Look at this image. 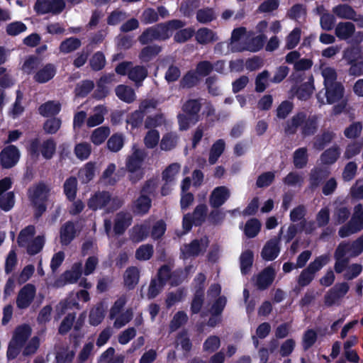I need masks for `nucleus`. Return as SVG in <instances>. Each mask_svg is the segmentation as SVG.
Returning a JSON list of instances; mask_svg holds the SVG:
<instances>
[{
    "instance_id": "60",
    "label": "nucleus",
    "mask_w": 363,
    "mask_h": 363,
    "mask_svg": "<svg viewBox=\"0 0 363 363\" xmlns=\"http://www.w3.org/2000/svg\"><path fill=\"white\" fill-rule=\"evenodd\" d=\"M318 339V334L313 329L306 330L303 335L302 347L304 351L308 350L314 345Z\"/></svg>"
},
{
    "instance_id": "53",
    "label": "nucleus",
    "mask_w": 363,
    "mask_h": 363,
    "mask_svg": "<svg viewBox=\"0 0 363 363\" xmlns=\"http://www.w3.org/2000/svg\"><path fill=\"white\" fill-rule=\"evenodd\" d=\"M44 245V237L38 235L26 245V252L29 255H35L43 250Z\"/></svg>"
},
{
    "instance_id": "6",
    "label": "nucleus",
    "mask_w": 363,
    "mask_h": 363,
    "mask_svg": "<svg viewBox=\"0 0 363 363\" xmlns=\"http://www.w3.org/2000/svg\"><path fill=\"white\" fill-rule=\"evenodd\" d=\"M324 89L325 90L324 95L326 98V101H325L321 96V91L316 95L318 101L320 103V106L325 104H333L339 102L343 98L345 87L341 82L324 86Z\"/></svg>"
},
{
    "instance_id": "13",
    "label": "nucleus",
    "mask_w": 363,
    "mask_h": 363,
    "mask_svg": "<svg viewBox=\"0 0 363 363\" xmlns=\"http://www.w3.org/2000/svg\"><path fill=\"white\" fill-rule=\"evenodd\" d=\"M56 74V66L52 63H47L34 73L33 79L38 84H45L52 80Z\"/></svg>"
},
{
    "instance_id": "35",
    "label": "nucleus",
    "mask_w": 363,
    "mask_h": 363,
    "mask_svg": "<svg viewBox=\"0 0 363 363\" xmlns=\"http://www.w3.org/2000/svg\"><path fill=\"white\" fill-rule=\"evenodd\" d=\"M77 179L74 176L68 177L63 184V191L66 198L69 201L75 200L77 192Z\"/></svg>"
},
{
    "instance_id": "23",
    "label": "nucleus",
    "mask_w": 363,
    "mask_h": 363,
    "mask_svg": "<svg viewBox=\"0 0 363 363\" xmlns=\"http://www.w3.org/2000/svg\"><path fill=\"white\" fill-rule=\"evenodd\" d=\"M76 236V229L72 221L69 220L65 223L60 230V243L62 245L67 246L74 239Z\"/></svg>"
},
{
    "instance_id": "4",
    "label": "nucleus",
    "mask_w": 363,
    "mask_h": 363,
    "mask_svg": "<svg viewBox=\"0 0 363 363\" xmlns=\"http://www.w3.org/2000/svg\"><path fill=\"white\" fill-rule=\"evenodd\" d=\"M145 157V150L139 148H135L127 157L125 167L129 173L128 179L132 184H135L143 178L145 172L142 166Z\"/></svg>"
},
{
    "instance_id": "8",
    "label": "nucleus",
    "mask_w": 363,
    "mask_h": 363,
    "mask_svg": "<svg viewBox=\"0 0 363 363\" xmlns=\"http://www.w3.org/2000/svg\"><path fill=\"white\" fill-rule=\"evenodd\" d=\"M64 0H37L34 5V10L38 14H59L65 8Z\"/></svg>"
},
{
    "instance_id": "22",
    "label": "nucleus",
    "mask_w": 363,
    "mask_h": 363,
    "mask_svg": "<svg viewBox=\"0 0 363 363\" xmlns=\"http://www.w3.org/2000/svg\"><path fill=\"white\" fill-rule=\"evenodd\" d=\"M140 280V271L137 267L131 266L126 269L123 275L124 286L129 291L133 290Z\"/></svg>"
},
{
    "instance_id": "57",
    "label": "nucleus",
    "mask_w": 363,
    "mask_h": 363,
    "mask_svg": "<svg viewBox=\"0 0 363 363\" xmlns=\"http://www.w3.org/2000/svg\"><path fill=\"white\" fill-rule=\"evenodd\" d=\"M180 165L178 163H172L162 172V180L167 183H174L176 175L179 172Z\"/></svg>"
},
{
    "instance_id": "59",
    "label": "nucleus",
    "mask_w": 363,
    "mask_h": 363,
    "mask_svg": "<svg viewBox=\"0 0 363 363\" xmlns=\"http://www.w3.org/2000/svg\"><path fill=\"white\" fill-rule=\"evenodd\" d=\"M108 149L113 152H117L121 150L124 145V138L121 134H113L107 141Z\"/></svg>"
},
{
    "instance_id": "37",
    "label": "nucleus",
    "mask_w": 363,
    "mask_h": 363,
    "mask_svg": "<svg viewBox=\"0 0 363 363\" xmlns=\"http://www.w3.org/2000/svg\"><path fill=\"white\" fill-rule=\"evenodd\" d=\"M335 137V133L331 130H324L320 135L314 138L313 147L318 150H323L330 144Z\"/></svg>"
},
{
    "instance_id": "58",
    "label": "nucleus",
    "mask_w": 363,
    "mask_h": 363,
    "mask_svg": "<svg viewBox=\"0 0 363 363\" xmlns=\"http://www.w3.org/2000/svg\"><path fill=\"white\" fill-rule=\"evenodd\" d=\"M174 35V40L178 43H184L190 40L195 35V29L193 27L179 28Z\"/></svg>"
},
{
    "instance_id": "1",
    "label": "nucleus",
    "mask_w": 363,
    "mask_h": 363,
    "mask_svg": "<svg viewBox=\"0 0 363 363\" xmlns=\"http://www.w3.org/2000/svg\"><path fill=\"white\" fill-rule=\"evenodd\" d=\"M186 22L180 19H172L157 23L146 28L139 36L142 45H147L154 40L165 41L170 38L174 30L184 28Z\"/></svg>"
},
{
    "instance_id": "44",
    "label": "nucleus",
    "mask_w": 363,
    "mask_h": 363,
    "mask_svg": "<svg viewBox=\"0 0 363 363\" xmlns=\"http://www.w3.org/2000/svg\"><path fill=\"white\" fill-rule=\"evenodd\" d=\"M82 45L81 40L75 37L66 38L61 42L59 49L64 54H68L77 50Z\"/></svg>"
},
{
    "instance_id": "36",
    "label": "nucleus",
    "mask_w": 363,
    "mask_h": 363,
    "mask_svg": "<svg viewBox=\"0 0 363 363\" xmlns=\"http://www.w3.org/2000/svg\"><path fill=\"white\" fill-rule=\"evenodd\" d=\"M318 117L315 115L309 116L306 117V121L303 122L301 133L303 137H308L313 135L318 130Z\"/></svg>"
},
{
    "instance_id": "11",
    "label": "nucleus",
    "mask_w": 363,
    "mask_h": 363,
    "mask_svg": "<svg viewBox=\"0 0 363 363\" xmlns=\"http://www.w3.org/2000/svg\"><path fill=\"white\" fill-rule=\"evenodd\" d=\"M229 189L225 186L216 187L209 196V204L213 208H218L230 198Z\"/></svg>"
},
{
    "instance_id": "29",
    "label": "nucleus",
    "mask_w": 363,
    "mask_h": 363,
    "mask_svg": "<svg viewBox=\"0 0 363 363\" xmlns=\"http://www.w3.org/2000/svg\"><path fill=\"white\" fill-rule=\"evenodd\" d=\"M338 245L345 247V253L349 254V257H356L363 252V235L352 242H342Z\"/></svg>"
},
{
    "instance_id": "14",
    "label": "nucleus",
    "mask_w": 363,
    "mask_h": 363,
    "mask_svg": "<svg viewBox=\"0 0 363 363\" xmlns=\"http://www.w3.org/2000/svg\"><path fill=\"white\" fill-rule=\"evenodd\" d=\"M203 239H194L189 244L184 245L181 250L184 257H197L201 252L206 251L208 245V238L206 239L205 245H203Z\"/></svg>"
},
{
    "instance_id": "49",
    "label": "nucleus",
    "mask_w": 363,
    "mask_h": 363,
    "mask_svg": "<svg viewBox=\"0 0 363 363\" xmlns=\"http://www.w3.org/2000/svg\"><path fill=\"white\" fill-rule=\"evenodd\" d=\"M261 229L260 221L255 218L249 219L245 225L244 233L248 238L256 237Z\"/></svg>"
},
{
    "instance_id": "30",
    "label": "nucleus",
    "mask_w": 363,
    "mask_h": 363,
    "mask_svg": "<svg viewBox=\"0 0 363 363\" xmlns=\"http://www.w3.org/2000/svg\"><path fill=\"white\" fill-rule=\"evenodd\" d=\"M306 116L307 114L305 112H298L291 120L286 122L284 127L285 133L288 135H294L297 132L298 128L302 126L306 119Z\"/></svg>"
},
{
    "instance_id": "52",
    "label": "nucleus",
    "mask_w": 363,
    "mask_h": 363,
    "mask_svg": "<svg viewBox=\"0 0 363 363\" xmlns=\"http://www.w3.org/2000/svg\"><path fill=\"white\" fill-rule=\"evenodd\" d=\"M191 266L189 265L185 267L184 269H177L174 271L172 272L171 279H170V285L172 286H177L180 285L184 280L186 279Z\"/></svg>"
},
{
    "instance_id": "21",
    "label": "nucleus",
    "mask_w": 363,
    "mask_h": 363,
    "mask_svg": "<svg viewBox=\"0 0 363 363\" xmlns=\"http://www.w3.org/2000/svg\"><path fill=\"white\" fill-rule=\"evenodd\" d=\"M330 172L321 167H315L309 174V189L314 191L329 176Z\"/></svg>"
},
{
    "instance_id": "17",
    "label": "nucleus",
    "mask_w": 363,
    "mask_h": 363,
    "mask_svg": "<svg viewBox=\"0 0 363 363\" xmlns=\"http://www.w3.org/2000/svg\"><path fill=\"white\" fill-rule=\"evenodd\" d=\"M314 90V78L311 74L306 82L302 83L296 89L294 94L299 100L307 101L311 97Z\"/></svg>"
},
{
    "instance_id": "9",
    "label": "nucleus",
    "mask_w": 363,
    "mask_h": 363,
    "mask_svg": "<svg viewBox=\"0 0 363 363\" xmlns=\"http://www.w3.org/2000/svg\"><path fill=\"white\" fill-rule=\"evenodd\" d=\"M350 286L347 282L336 284L324 296L325 306H332L348 292Z\"/></svg>"
},
{
    "instance_id": "63",
    "label": "nucleus",
    "mask_w": 363,
    "mask_h": 363,
    "mask_svg": "<svg viewBox=\"0 0 363 363\" xmlns=\"http://www.w3.org/2000/svg\"><path fill=\"white\" fill-rule=\"evenodd\" d=\"M363 147V141H354L349 143L344 152V157L346 160H350L358 155Z\"/></svg>"
},
{
    "instance_id": "12",
    "label": "nucleus",
    "mask_w": 363,
    "mask_h": 363,
    "mask_svg": "<svg viewBox=\"0 0 363 363\" xmlns=\"http://www.w3.org/2000/svg\"><path fill=\"white\" fill-rule=\"evenodd\" d=\"M111 199V194L107 191H98L89 199L87 206L89 209L95 211L106 207Z\"/></svg>"
},
{
    "instance_id": "62",
    "label": "nucleus",
    "mask_w": 363,
    "mask_h": 363,
    "mask_svg": "<svg viewBox=\"0 0 363 363\" xmlns=\"http://www.w3.org/2000/svg\"><path fill=\"white\" fill-rule=\"evenodd\" d=\"M76 318L75 313H68L62 320L59 328L58 333L61 335H65L72 329Z\"/></svg>"
},
{
    "instance_id": "46",
    "label": "nucleus",
    "mask_w": 363,
    "mask_h": 363,
    "mask_svg": "<svg viewBox=\"0 0 363 363\" xmlns=\"http://www.w3.org/2000/svg\"><path fill=\"white\" fill-rule=\"evenodd\" d=\"M208 213V208L205 203H200L196 206L190 216L196 222L195 226H201L206 221Z\"/></svg>"
},
{
    "instance_id": "41",
    "label": "nucleus",
    "mask_w": 363,
    "mask_h": 363,
    "mask_svg": "<svg viewBox=\"0 0 363 363\" xmlns=\"http://www.w3.org/2000/svg\"><path fill=\"white\" fill-rule=\"evenodd\" d=\"M350 208L343 205L337 206L333 211V220L335 225H341L345 223L350 216Z\"/></svg>"
},
{
    "instance_id": "32",
    "label": "nucleus",
    "mask_w": 363,
    "mask_h": 363,
    "mask_svg": "<svg viewBox=\"0 0 363 363\" xmlns=\"http://www.w3.org/2000/svg\"><path fill=\"white\" fill-rule=\"evenodd\" d=\"M340 147L337 145H334L321 154L320 160L323 164H333L340 157Z\"/></svg>"
},
{
    "instance_id": "55",
    "label": "nucleus",
    "mask_w": 363,
    "mask_h": 363,
    "mask_svg": "<svg viewBox=\"0 0 363 363\" xmlns=\"http://www.w3.org/2000/svg\"><path fill=\"white\" fill-rule=\"evenodd\" d=\"M56 151V143L52 138L44 140L41 145L40 153L45 160H50Z\"/></svg>"
},
{
    "instance_id": "25",
    "label": "nucleus",
    "mask_w": 363,
    "mask_h": 363,
    "mask_svg": "<svg viewBox=\"0 0 363 363\" xmlns=\"http://www.w3.org/2000/svg\"><path fill=\"white\" fill-rule=\"evenodd\" d=\"M355 32V26L350 21L340 22L335 28V35L341 40L350 38Z\"/></svg>"
},
{
    "instance_id": "26",
    "label": "nucleus",
    "mask_w": 363,
    "mask_h": 363,
    "mask_svg": "<svg viewBox=\"0 0 363 363\" xmlns=\"http://www.w3.org/2000/svg\"><path fill=\"white\" fill-rule=\"evenodd\" d=\"M148 75V69L143 65L131 66L128 73V79L133 82L137 86L142 85Z\"/></svg>"
},
{
    "instance_id": "10",
    "label": "nucleus",
    "mask_w": 363,
    "mask_h": 363,
    "mask_svg": "<svg viewBox=\"0 0 363 363\" xmlns=\"http://www.w3.org/2000/svg\"><path fill=\"white\" fill-rule=\"evenodd\" d=\"M36 289L33 284H27L19 291L17 298L16 305L20 309L28 308L33 302Z\"/></svg>"
},
{
    "instance_id": "56",
    "label": "nucleus",
    "mask_w": 363,
    "mask_h": 363,
    "mask_svg": "<svg viewBox=\"0 0 363 363\" xmlns=\"http://www.w3.org/2000/svg\"><path fill=\"white\" fill-rule=\"evenodd\" d=\"M89 65L93 71L98 72L104 69L106 65V58L101 51L96 52L89 60Z\"/></svg>"
},
{
    "instance_id": "45",
    "label": "nucleus",
    "mask_w": 363,
    "mask_h": 363,
    "mask_svg": "<svg viewBox=\"0 0 363 363\" xmlns=\"http://www.w3.org/2000/svg\"><path fill=\"white\" fill-rule=\"evenodd\" d=\"M201 78L194 70H189L182 77L179 85L183 89H191L197 86Z\"/></svg>"
},
{
    "instance_id": "24",
    "label": "nucleus",
    "mask_w": 363,
    "mask_h": 363,
    "mask_svg": "<svg viewBox=\"0 0 363 363\" xmlns=\"http://www.w3.org/2000/svg\"><path fill=\"white\" fill-rule=\"evenodd\" d=\"M266 40L267 36L264 34H260L251 38L244 47L237 48L235 49L233 45V50L237 52H242L244 50H248L252 52H258L262 49Z\"/></svg>"
},
{
    "instance_id": "15",
    "label": "nucleus",
    "mask_w": 363,
    "mask_h": 363,
    "mask_svg": "<svg viewBox=\"0 0 363 363\" xmlns=\"http://www.w3.org/2000/svg\"><path fill=\"white\" fill-rule=\"evenodd\" d=\"M275 269L271 267L264 268L257 277L256 285L259 290L268 289L275 278Z\"/></svg>"
},
{
    "instance_id": "16",
    "label": "nucleus",
    "mask_w": 363,
    "mask_h": 363,
    "mask_svg": "<svg viewBox=\"0 0 363 363\" xmlns=\"http://www.w3.org/2000/svg\"><path fill=\"white\" fill-rule=\"evenodd\" d=\"M152 207L150 196L140 195L133 202L131 210L135 215L144 216L147 214Z\"/></svg>"
},
{
    "instance_id": "7",
    "label": "nucleus",
    "mask_w": 363,
    "mask_h": 363,
    "mask_svg": "<svg viewBox=\"0 0 363 363\" xmlns=\"http://www.w3.org/2000/svg\"><path fill=\"white\" fill-rule=\"evenodd\" d=\"M20 157L19 149L14 145H8L0 152V166L2 169H11L18 164Z\"/></svg>"
},
{
    "instance_id": "27",
    "label": "nucleus",
    "mask_w": 363,
    "mask_h": 363,
    "mask_svg": "<svg viewBox=\"0 0 363 363\" xmlns=\"http://www.w3.org/2000/svg\"><path fill=\"white\" fill-rule=\"evenodd\" d=\"M162 47L160 45L154 44L148 45L143 48L139 52V60L143 63H148L155 59L161 52Z\"/></svg>"
},
{
    "instance_id": "20",
    "label": "nucleus",
    "mask_w": 363,
    "mask_h": 363,
    "mask_svg": "<svg viewBox=\"0 0 363 363\" xmlns=\"http://www.w3.org/2000/svg\"><path fill=\"white\" fill-rule=\"evenodd\" d=\"M132 216L127 213H118L114 220L113 232L116 235H123L126 229L131 225Z\"/></svg>"
},
{
    "instance_id": "19",
    "label": "nucleus",
    "mask_w": 363,
    "mask_h": 363,
    "mask_svg": "<svg viewBox=\"0 0 363 363\" xmlns=\"http://www.w3.org/2000/svg\"><path fill=\"white\" fill-rule=\"evenodd\" d=\"M345 247L343 245H337L334 253L335 263L334 269L336 273H342L348 266L350 262V257L346 256Z\"/></svg>"
},
{
    "instance_id": "5",
    "label": "nucleus",
    "mask_w": 363,
    "mask_h": 363,
    "mask_svg": "<svg viewBox=\"0 0 363 363\" xmlns=\"http://www.w3.org/2000/svg\"><path fill=\"white\" fill-rule=\"evenodd\" d=\"M330 262V255L324 254L315 257L308 267L304 269L298 278V284L301 286H308L314 279L317 272L320 270Z\"/></svg>"
},
{
    "instance_id": "48",
    "label": "nucleus",
    "mask_w": 363,
    "mask_h": 363,
    "mask_svg": "<svg viewBox=\"0 0 363 363\" xmlns=\"http://www.w3.org/2000/svg\"><path fill=\"white\" fill-rule=\"evenodd\" d=\"M240 271L242 274H247L253 264L254 255L253 252L250 250H247L242 252L240 257Z\"/></svg>"
},
{
    "instance_id": "31",
    "label": "nucleus",
    "mask_w": 363,
    "mask_h": 363,
    "mask_svg": "<svg viewBox=\"0 0 363 363\" xmlns=\"http://www.w3.org/2000/svg\"><path fill=\"white\" fill-rule=\"evenodd\" d=\"M195 38L198 43L206 45L218 40L216 33L208 28H201L195 32Z\"/></svg>"
},
{
    "instance_id": "34",
    "label": "nucleus",
    "mask_w": 363,
    "mask_h": 363,
    "mask_svg": "<svg viewBox=\"0 0 363 363\" xmlns=\"http://www.w3.org/2000/svg\"><path fill=\"white\" fill-rule=\"evenodd\" d=\"M333 13L340 18L352 20L357 16L356 11L349 4H338L333 8Z\"/></svg>"
},
{
    "instance_id": "64",
    "label": "nucleus",
    "mask_w": 363,
    "mask_h": 363,
    "mask_svg": "<svg viewBox=\"0 0 363 363\" xmlns=\"http://www.w3.org/2000/svg\"><path fill=\"white\" fill-rule=\"evenodd\" d=\"M357 230H363V206L358 203L354 207V211L352 220H350Z\"/></svg>"
},
{
    "instance_id": "42",
    "label": "nucleus",
    "mask_w": 363,
    "mask_h": 363,
    "mask_svg": "<svg viewBox=\"0 0 363 363\" xmlns=\"http://www.w3.org/2000/svg\"><path fill=\"white\" fill-rule=\"evenodd\" d=\"M225 143L223 139L216 140L211 146L209 152L208 162L214 164L225 150Z\"/></svg>"
},
{
    "instance_id": "54",
    "label": "nucleus",
    "mask_w": 363,
    "mask_h": 363,
    "mask_svg": "<svg viewBox=\"0 0 363 363\" xmlns=\"http://www.w3.org/2000/svg\"><path fill=\"white\" fill-rule=\"evenodd\" d=\"M35 227L33 225H28L22 229L18 236L17 242L19 247H25L30 242V238L34 235Z\"/></svg>"
},
{
    "instance_id": "28",
    "label": "nucleus",
    "mask_w": 363,
    "mask_h": 363,
    "mask_svg": "<svg viewBox=\"0 0 363 363\" xmlns=\"http://www.w3.org/2000/svg\"><path fill=\"white\" fill-rule=\"evenodd\" d=\"M201 108V103L200 99H188L182 107V110L184 113L194 119V123H197L200 119L199 112Z\"/></svg>"
},
{
    "instance_id": "18",
    "label": "nucleus",
    "mask_w": 363,
    "mask_h": 363,
    "mask_svg": "<svg viewBox=\"0 0 363 363\" xmlns=\"http://www.w3.org/2000/svg\"><path fill=\"white\" fill-rule=\"evenodd\" d=\"M279 252V240L271 239L263 247L261 256L265 261H273L278 257Z\"/></svg>"
},
{
    "instance_id": "39",
    "label": "nucleus",
    "mask_w": 363,
    "mask_h": 363,
    "mask_svg": "<svg viewBox=\"0 0 363 363\" xmlns=\"http://www.w3.org/2000/svg\"><path fill=\"white\" fill-rule=\"evenodd\" d=\"M179 138L178 134L174 132L164 134L160 144V149L164 151L173 150L177 147Z\"/></svg>"
},
{
    "instance_id": "38",
    "label": "nucleus",
    "mask_w": 363,
    "mask_h": 363,
    "mask_svg": "<svg viewBox=\"0 0 363 363\" xmlns=\"http://www.w3.org/2000/svg\"><path fill=\"white\" fill-rule=\"evenodd\" d=\"M115 91L118 98L125 103L130 104L135 99L134 90L127 85L120 84L117 86Z\"/></svg>"
},
{
    "instance_id": "40",
    "label": "nucleus",
    "mask_w": 363,
    "mask_h": 363,
    "mask_svg": "<svg viewBox=\"0 0 363 363\" xmlns=\"http://www.w3.org/2000/svg\"><path fill=\"white\" fill-rule=\"evenodd\" d=\"M105 309L102 303H98L89 312V322L91 325L97 326L104 320L105 317Z\"/></svg>"
},
{
    "instance_id": "3",
    "label": "nucleus",
    "mask_w": 363,
    "mask_h": 363,
    "mask_svg": "<svg viewBox=\"0 0 363 363\" xmlns=\"http://www.w3.org/2000/svg\"><path fill=\"white\" fill-rule=\"evenodd\" d=\"M31 328L28 324H22L15 328L6 352L9 360L14 359L18 357L31 335Z\"/></svg>"
},
{
    "instance_id": "50",
    "label": "nucleus",
    "mask_w": 363,
    "mask_h": 363,
    "mask_svg": "<svg viewBox=\"0 0 363 363\" xmlns=\"http://www.w3.org/2000/svg\"><path fill=\"white\" fill-rule=\"evenodd\" d=\"M148 228L145 225H136L132 228L130 235V240L133 242H140L145 240L148 236Z\"/></svg>"
},
{
    "instance_id": "51",
    "label": "nucleus",
    "mask_w": 363,
    "mask_h": 363,
    "mask_svg": "<svg viewBox=\"0 0 363 363\" xmlns=\"http://www.w3.org/2000/svg\"><path fill=\"white\" fill-rule=\"evenodd\" d=\"M186 290L184 287L179 288L176 291L169 292L165 300L167 308L172 307L176 303L182 301L186 296Z\"/></svg>"
},
{
    "instance_id": "33",
    "label": "nucleus",
    "mask_w": 363,
    "mask_h": 363,
    "mask_svg": "<svg viewBox=\"0 0 363 363\" xmlns=\"http://www.w3.org/2000/svg\"><path fill=\"white\" fill-rule=\"evenodd\" d=\"M61 110V105L55 101H48L38 107V113L43 117L55 116Z\"/></svg>"
},
{
    "instance_id": "43",
    "label": "nucleus",
    "mask_w": 363,
    "mask_h": 363,
    "mask_svg": "<svg viewBox=\"0 0 363 363\" xmlns=\"http://www.w3.org/2000/svg\"><path fill=\"white\" fill-rule=\"evenodd\" d=\"M308 162V155L306 147L296 149L293 155V163L296 169L304 168Z\"/></svg>"
},
{
    "instance_id": "2",
    "label": "nucleus",
    "mask_w": 363,
    "mask_h": 363,
    "mask_svg": "<svg viewBox=\"0 0 363 363\" xmlns=\"http://www.w3.org/2000/svg\"><path fill=\"white\" fill-rule=\"evenodd\" d=\"M50 191V187L43 181H40L28 188L27 196L33 208L35 218H40L46 211Z\"/></svg>"
},
{
    "instance_id": "47",
    "label": "nucleus",
    "mask_w": 363,
    "mask_h": 363,
    "mask_svg": "<svg viewBox=\"0 0 363 363\" xmlns=\"http://www.w3.org/2000/svg\"><path fill=\"white\" fill-rule=\"evenodd\" d=\"M110 128L108 126H101L96 128L91 135V141L95 145H101L110 135Z\"/></svg>"
},
{
    "instance_id": "61",
    "label": "nucleus",
    "mask_w": 363,
    "mask_h": 363,
    "mask_svg": "<svg viewBox=\"0 0 363 363\" xmlns=\"http://www.w3.org/2000/svg\"><path fill=\"white\" fill-rule=\"evenodd\" d=\"M153 246L150 244L142 245L135 251V258L140 261L149 260L153 255Z\"/></svg>"
}]
</instances>
